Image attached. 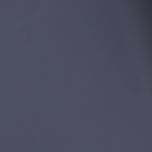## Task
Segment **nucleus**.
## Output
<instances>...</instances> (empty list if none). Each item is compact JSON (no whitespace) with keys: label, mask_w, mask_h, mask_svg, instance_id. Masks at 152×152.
Wrapping results in <instances>:
<instances>
[{"label":"nucleus","mask_w":152,"mask_h":152,"mask_svg":"<svg viewBox=\"0 0 152 152\" xmlns=\"http://www.w3.org/2000/svg\"><path fill=\"white\" fill-rule=\"evenodd\" d=\"M48 131V123H46V147L47 145H48V140H47V137H48V135L47 134V132Z\"/></svg>","instance_id":"4"},{"label":"nucleus","mask_w":152,"mask_h":152,"mask_svg":"<svg viewBox=\"0 0 152 152\" xmlns=\"http://www.w3.org/2000/svg\"><path fill=\"white\" fill-rule=\"evenodd\" d=\"M47 99H46V123H48V120H47V117H48V114H47V109L48 110V105L47 104Z\"/></svg>","instance_id":"6"},{"label":"nucleus","mask_w":152,"mask_h":152,"mask_svg":"<svg viewBox=\"0 0 152 152\" xmlns=\"http://www.w3.org/2000/svg\"><path fill=\"white\" fill-rule=\"evenodd\" d=\"M49 74H48V76H49Z\"/></svg>","instance_id":"12"},{"label":"nucleus","mask_w":152,"mask_h":152,"mask_svg":"<svg viewBox=\"0 0 152 152\" xmlns=\"http://www.w3.org/2000/svg\"><path fill=\"white\" fill-rule=\"evenodd\" d=\"M48 91V87H47V84H46V99L48 100V94H47V92Z\"/></svg>","instance_id":"7"},{"label":"nucleus","mask_w":152,"mask_h":152,"mask_svg":"<svg viewBox=\"0 0 152 152\" xmlns=\"http://www.w3.org/2000/svg\"><path fill=\"white\" fill-rule=\"evenodd\" d=\"M46 152H47V148H46Z\"/></svg>","instance_id":"11"},{"label":"nucleus","mask_w":152,"mask_h":152,"mask_svg":"<svg viewBox=\"0 0 152 152\" xmlns=\"http://www.w3.org/2000/svg\"><path fill=\"white\" fill-rule=\"evenodd\" d=\"M48 11H47L46 14V45H47V41L48 40Z\"/></svg>","instance_id":"2"},{"label":"nucleus","mask_w":152,"mask_h":152,"mask_svg":"<svg viewBox=\"0 0 152 152\" xmlns=\"http://www.w3.org/2000/svg\"><path fill=\"white\" fill-rule=\"evenodd\" d=\"M47 8H48V0H46V14L47 11H48V9L47 10Z\"/></svg>","instance_id":"9"},{"label":"nucleus","mask_w":152,"mask_h":152,"mask_svg":"<svg viewBox=\"0 0 152 152\" xmlns=\"http://www.w3.org/2000/svg\"><path fill=\"white\" fill-rule=\"evenodd\" d=\"M47 8H48V0H46V14L47 11H48V9L47 10Z\"/></svg>","instance_id":"8"},{"label":"nucleus","mask_w":152,"mask_h":152,"mask_svg":"<svg viewBox=\"0 0 152 152\" xmlns=\"http://www.w3.org/2000/svg\"><path fill=\"white\" fill-rule=\"evenodd\" d=\"M48 11H47L46 14V45H47V41L48 40Z\"/></svg>","instance_id":"3"},{"label":"nucleus","mask_w":152,"mask_h":152,"mask_svg":"<svg viewBox=\"0 0 152 152\" xmlns=\"http://www.w3.org/2000/svg\"><path fill=\"white\" fill-rule=\"evenodd\" d=\"M46 148H47V151L48 150V145H47Z\"/></svg>","instance_id":"10"},{"label":"nucleus","mask_w":152,"mask_h":152,"mask_svg":"<svg viewBox=\"0 0 152 152\" xmlns=\"http://www.w3.org/2000/svg\"><path fill=\"white\" fill-rule=\"evenodd\" d=\"M48 30H49V29H48ZM49 31V30H48V32Z\"/></svg>","instance_id":"13"},{"label":"nucleus","mask_w":152,"mask_h":152,"mask_svg":"<svg viewBox=\"0 0 152 152\" xmlns=\"http://www.w3.org/2000/svg\"><path fill=\"white\" fill-rule=\"evenodd\" d=\"M48 67V48H47V45H46V84H47L48 82V74L47 75V67Z\"/></svg>","instance_id":"1"},{"label":"nucleus","mask_w":152,"mask_h":152,"mask_svg":"<svg viewBox=\"0 0 152 152\" xmlns=\"http://www.w3.org/2000/svg\"><path fill=\"white\" fill-rule=\"evenodd\" d=\"M48 131V123H46V147L47 145H48V140H47V137H48V135L47 134V132Z\"/></svg>","instance_id":"5"}]
</instances>
